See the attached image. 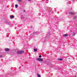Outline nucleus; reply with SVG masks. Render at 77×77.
Instances as JSON below:
<instances>
[{
	"instance_id": "obj_1",
	"label": "nucleus",
	"mask_w": 77,
	"mask_h": 77,
	"mask_svg": "<svg viewBox=\"0 0 77 77\" xmlns=\"http://www.w3.org/2000/svg\"><path fill=\"white\" fill-rule=\"evenodd\" d=\"M24 53V51L22 50H20V51H17V54H23Z\"/></svg>"
},
{
	"instance_id": "obj_2",
	"label": "nucleus",
	"mask_w": 77,
	"mask_h": 77,
	"mask_svg": "<svg viewBox=\"0 0 77 77\" xmlns=\"http://www.w3.org/2000/svg\"><path fill=\"white\" fill-rule=\"evenodd\" d=\"M36 60H38V61H39V62H42L43 61V59L42 58H36Z\"/></svg>"
},
{
	"instance_id": "obj_3",
	"label": "nucleus",
	"mask_w": 77,
	"mask_h": 77,
	"mask_svg": "<svg viewBox=\"0 0 77 77\" xmlns=\"http://www.w3.org/2000/svg\"><path fill=\"white\" fill-rule=\"evenodd\" d=\"M69 13V14H70V15H74L75 14V13L73 12H70Z\"/></svg>"
},
{
	"instance_id": "obj_4",
	"label": "nucleus",
	"mask_w": 77,
	"mask_h": 77,
	"mask_svg": "<svg viewBox=\"0 0 77 77\" xmlns=\"http://www.w3.org/2000/svg\"><path fill=\"white\" fill-rule=\"evenodd\" d=\"M63 36L64 37H65L66 36H68V34H66L63 35Z\"/></svg>"
},
{
	"instance_id": "obj_5",
	"label": "nucleus",
	"mask_w": 77,
	"mask_h": 77,
	"mask_svg": "<svg viewBox=\"0 0 77 77\" xmlns=\"http://www.w3.org/2000/svg\"><path fill=\"white\" fill-rule=\"evenodd\" d=\"M5 22L6 24H9V21L8 20H6V21H5Z\"/></svg>"
},
{
	"instance_id": "obj_6",
	"label": "nucleus",
	"mask_w": 77,
	"mask_h": 77,
	"mask_svg": "<svg viewBox=\"0 0 77 77\" xmlns=\"http://www.w3.org/2000/svg\"><path fill=\"white\" fill-rule=\"evenodd\" d=\"M5 50L6 51H9V49L8 48H6L5 49Z\"/></svg>"
},
{
	"instance_id": "obj_7",
	"label": "nucleus",
	"mask_w": 77,
	"mask_h": 77,
	"mask_svg": "<svg viewBox=\"0 0 77 77\" xmlns=\"http://www.w3.org/2000/svg\"><path fill=\"white\" fill-rule=\"evenodd\" d=\"M14 18V16H13L11 15L10 16V18Z\"/></svg>"
},
{
	"instance_id": "obj_8",
	"label": "nucleus",
	"mask_w": 77,
	"mask_h": 77,
	"mask_svg": "<svg viewBox=\"0 0 77 77\" xmlns=\"http://www.w3.org/2000/svg\"><path fill=\"white\" fill-rule=\"evenodd\" d=\"M34 51L35 52H36L38 51V49L37 48L34 49Z\"/></svg>"
},
{
	"instance_id": "obj_9",
	"label": "nucleus",
	"mask_w": 77,
	"mask_h": 77,
	"mask_svg": "<svg viewBox=\"0 0 77 77\" xmlns=\"http://www.w3.org/2000/svg\"><path fill=\"white\" fill-rule=\"evenodd\" d=\"M58 60H61V61L63 60L62 58H58Z\"/></svg>"
},
{
	"instance_id": "obj_10",
	"label": "nucleus",
	"mask_w": 77,
	"mask_h": 77,
	"mask_svg": "<svg viewBox=\"0 0 77 77\" xmlns=\"http://www.w3.org/2000/svg\"><path fill=\"white\" fill-rule=\"evenodd\" d=\"M38 77H41V75L39 74H37Z\"/></svg>"
},
{
	"instance_id": "obj_11",
	"label": "nucleus",
	"mask_w": 77,
	"mask_h": 77,
	"mask_svg": "<svg viewBox=\"0 0 77 77\" xmlns=\"http://www.w3.org/2000/svg\"><path fill=\"white\" fill-rule=\"evenodd\" d=\"M17 2H20L22 1V0H17Z\"/></svg>"
},
{
	"instance_id": "obj_12",
	"label": "nucleus",
	"mask_w": 77,
	"mask_h": 77,
	"mask_svg": "<svg viewBox=\"0 0 77 77\" xmlns=\"http://www.w3.org/2000/svg\"><path fill=\"white\" fill-rule=\"evenodd\" d=\"M15 8H18V5H15Z\"/></svg>"
},
{
	"instance_id": "obj_13",
	"label": "nucleus",
	"mask_w": 77,
	"mask_h": 77,
	"mask_svg": "<svg viewBox=\"0 0 77 77\" xmlns=\"http://www.w3.org/2000/svg\"><path fill=\"white\" fill-rule=\"evenodd\" d=\"M39 57L40 58H41V57H42V56H41V55H39Z\"/></svg>"
},
{
	"instance_id": "obj_14",
	"label": "nucleus",
	"mask_w": 77,
	"mask_h": 77,
	"mask_svg": "<svg viewBox=\"0 0 77 77\" xmlns=\"http://www.w3.org/2000/svg\"><path fill=\"white\" fill-rule=\"evenodd\" d=\"M75 33H74L73 34V36H75Z\"/></svg>"
},
{
	"instance_id": "obj_15",
	"label": "nucleus",
	"mask_w": 77,
	"mask_h": 77,
	"mask_svg": "<svg viewBox=\"0 0 77 77\" xmlns=\"http://www.w3.org/2000/svg\"><path fill=\"white\" fill-rule=\"evenodd\" d=\"M36 32H34L33 33V34H36Z\"/></svg>"
},
{
	"instance_id": "obj_16",
	"label": "nucleus",
	"mask_w": 77,
	"mask_h": 77,
	"mask_svg": "<svg viewBox=\"0 0 77 77\" xmlns=\"http://www.w3.org/2000/svg\"><path fill=\"white\" fill-rule=\"evenodd\" d=\"M3 57V56H2V55H0V57Z\"/></svg>"
},
{
	"instance_id": "obj_17",
	"label": "nucleus",
	"mask_w": 77,
	"mask_h": 77,
	"mask_svg": "<svg viewBox=\"0 0 77 77\" xmlns=\"http://www.w3.org/2000/svg\"><path fill=\"white\" fill-rule=\"evenodd\" d=\"M26 12V11L25 10H24V11H23V12Z\"/></svg>"
},
{
	"instance_id": "obj_18",
	"label": "nucleus",
	"mask_w": 77,
	"mask_h": 77,
	"mask_svg": "<svg viewBox=\"0 0 77 77\" xmlns=\"http://www.w3.org/2000/svg\"><path fill=\"white\" fill-rule=\"evenodd\" d=\"M76 17H74V18H76Z\"/></svg>"
},
{
	"instance_id": "obj_19",
	"label": "nucleus",
	"mask_w": 77,
	"mask_h": 77,
	"mask_svg": "<svg viewBox=\"0 0 77 77\" xmlns=\"http://www.w3.org/2000/svg\"><path fill=\"white\" fill-rule=\"evenodd\" d=\"M47 35H48V33L47 34Z\"/></svg>"
}]
</instances>
